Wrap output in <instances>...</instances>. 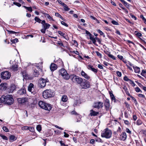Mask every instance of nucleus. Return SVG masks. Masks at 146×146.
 Wrapping results in <instances>:
<instances>
[{"mask_svg": "<svg viewBox=\"0 0 146 146\" xmlns=\"http://www.w3.org/2000/svg\"><path fill=\"white\" fill-rule=\"evenodd\" d=\"M58 33L60 35L63 36L64 38H66L65 36V34L64 33L60 31H58Z\"/></svg>", "mask_w": 146, "mask_h": 146, "instance_id": "obj_33", "label": "nucleus"}, {"mask_svg": "<svg viewBox=\"0 0 146 146\" xmlns=\"http://www.w3.org/2000/svg\"><path fill=\"white\" fill-rule=\"evenodd\" d=\"M111 135L112 132L108 128H106L102 132L101 136L103 137L108 139L111 137Z\"/></svg>", "mask_w": 146, "mask_h": 146, "instance_id": "obj_4", "label": "nucleus"}, {"mask_svg": "<svg viewBox=\"0 0 146 146\" xmlns=\"http://www.w3.org/2000/svg\"><path fill=\"white\" fill-rule=\"evenodd\" d=\"M37 130L38 131H40L41 130V127L40 125H38L36 127Z\"/></svg>", "mask_w": 146, "mask_h": 146, "instance_id": "obj_41", "label": "nucleus"}, {"mask_svg": "<svg viewBox=\"0 0 146 146\" xmlns=\"http://www.w3.org/2000/svg\"><path fill=\"white\" fill-rule=\"evenodd\" d=\"M29 127L28 126H24L22 127L21 129L22 130H28Z\"/></svg>", "mask_w": 146, "mask_h": 146, "instance_id": "obj_48", "label": "nucleus"}, {"mask_svg": "<svg viewBox=\"0 0 146 146\" xmlns=\"http://www.w3.org/2000/svg\"><path fill=\"white\" fill-rule=\"evenodd\" d=\"M13 5H15L18 7H20L21 5V4L17 2H13Z\"/></svg>", "mask_w": 146, "mask_h": 146, "instance_id": "obj_45", "label": "nucleus"}, {"mask_svg": "<svg viewBox=\"0 0 146 146\" xmlns=\"http://www.w3.org/2000/svg\"><path fill=\"white\" fill-rule=\"evenodd\" d=\"M135 33H136V35L137 36H141L142 35V34L141 33H139L137 31H135Z\"/></svg>", "mask_w": 146, "mask_h": 146, "instance_id": "obj_59", "label": "nucleus"}, {"mask_svg": "<svg viewBox=\"0 0 146 146\" xmlns=\"http://www.w3.org/2000/svg\"><path fill=\"white\" fill-rule=\"evenodd\" d=\"M17 100L19 103L23 104L27 101V99L26 98H19Z\"/></svg>", "mask_w": 146, "mask_h": 146, "instance_id": "obj_16", "label": "nucleus"}, {"mask_svg": "<svg viewBox=\"0 0 146 146\" xmlns=\"http://www.w3.org/2000/svg\"><path fill=\"white\" fill-rule=\"evenodd\" d=\"M68 97L66 95H63L61 98V100L63 102H66L68 100Z\"/></svg>", "mask_w": 146, "mask_h": 146, "instance_id": "obj_28", "label": "nucleus"}, {"mask_svg": "<svg viewBox=\"0 0 146 146\" xmlns=\"http://www.w3.org/2000/svg\"><path fill=\"white\" fill-rule=\"evenodd\" d=\"M103 106V103L100 102H95L94 104V108L98 109L102 108Z\"/></svg>", "mask_w": 146, "mask_h": 146, "instance_id": "obj_10", "label": "nucleus"}, {"mask_svg": "<svg viewBox=\"0 0 146 146\" xmlns=\"http://www.w3.org/2000/svg\"><path fill=\"white\" fill-rule=\"evenodd\" d=\"M3 130L6 132H9V130L6 127V126H3Z\"/></svg>", "mask_w": 146, "mask_h": 146, "instance_id": "obj_46", "label": "nucleus"}, {"mask_svg": "<svg viewBox=\"0 0 146 146\" xmlns=\"http://www.w3.org/2000/svg\"><path fill=\"white\" fill-rule=\"evenodd\" d=\"M57 65L58 67L62 66V67L63 65V63L61 59H59L57 60L56 62Z\"/></svg>", "mask_w": 146, "mask_h": 146, "instance_id": "obj_20", "label": "nucleus"}, {"mask_svg": "<svg viewBox=\"0 0 146 146\" xmlns=\"http://www.w3.org/2000/svg\"><path fill=\"white\" fill-rule=\"evenodd\" d=\"M23 7L27 10H28V11H30V12H32L33 10L32 9V8L31 7H27L25 6H24Z\"/></svg>", "mask_w": 146, "mask_h": 146, "instance_id": "obj_35", "label": "nucleus"}, {"mask_svg": "<svg viewBox=\"0 0 146 146\" xmlns=\"http://www.w3.org/2000/svg\"><path fill=\"white\" fill-rule=\"evenodd\" d=\"M123 80L126 81H129L131 80L128 78L127 76H125L123 78Z\"/></svg>", "mask_w": 146, "mask_h": 146, "instance_id": "obj_47", "label": "nucleus"}, {"mask_svg": "<svg viewBox=\"0 0 146 146\" xmlns=\"http://www.w3.org/2000/svg\"><path fill=\"white\" fill-rule=\"evenodd\" d=\"M7 31L10 33L11 34H16L18 33V32H16L13 31L7 30Z\"/></svg>", "mask_w": 146, "mask_h": 146, "instance_id": "obj_62", "label": "nucleus"}, {"mask_svg": "<svg viewBox=\"0 0 146 146\" xmlns=\"http://www.w3.org/2000/svg\"><path fill=\"white\" fill-rule=\"evenodd\" d=\"M90 40H92L93 43L94 44H96V38H94V36H92V37H90Z\"/></svg>", "mask_w": 146, "mask_h": 146, "instance_id": "obj_30", "label": "nucleus"}, {"mask_svg": "<svg viewBox=\"0 0 146 146\" xmlns=\"http://www.w3.org/2000/svg\"><path fill=\"white\" fill-rule=\"evenodd\" d=\"M133 68L135 72L136 73L139 74L140 72V68L137 66H133Z\"/></svg>", "mask_w": 146, "mask_h": 146, "instance_id": "obj_21", "label": "nucleus"}, {"mask_svg": "<svg viewBox=\"0 0 146 146\" xmlns=\"http://www.w3.org/2000/svg\"><path fill=\"white\" fill-rule=\"evenodd\" d=\"M123 88L125 91V92H127L128 89L125 86L123 85Z\"/></svg>", "mask_w": 146, "mask_h": 146, "instance_id": "obj_63", "label": "nucleus"}, {"mask_svg": "<svg viewBox=\"0 0 146 146\" xmlns=\"http://www.w3.org/2000/svg\"><path fill=\"white\" fill-rule=\"evenodd\" d=\"M11 76V74L9 72L5 71L2 72L1 74V78L3 79H9Z\"/></svg>", "mask_w": 146, "mask_h": 146, "instance_id": "obj_8", "label": "nucleus"}, {"mask_svg": "<svg viewBox=\"0 0 146 146\" xmlns=\"http://www.w3.org/2000/svg\"><path fill=\"white\" fill-rule=\"evenodd\" d=\"M14 100L11 95H7L1 96L0 98V102L9 105L12 104Z\"/></svg>", "mask_w": 146, "mask_h": 146, "instance_id": "obj_1", "label": "nucleus"}, {"mask_svg": "<svg viewBox=\"0 0 146 146\" xmlns=\"http://www.w3.org/2000/svg\"><path fill=\"white\" fill-rule=\"evenodd\" d=\"M33 74L35 77H37L39 75V73L37 70H35L34 71Z\"/></svg>", "mask_w": 146, "mask_h": 146, "instance_id": "obj_36", "label": "nucleus"}, {"mask_svg": "<svg viewBox=\"0 0 146 146\" xmlns=\"http://www.w3.org/2000/svg\"><path fill=\"white\" fill-rule=\"evenodd\" d=\"M121 1L126 7L128 9L129 8L130 5L129 4L125 2L124 0H121Z\"/></svg>", "mask_w": 146, "mask_h": 146, "instance_id": "obj_29", "label": "nucleus"}, {"mask_svg": "<svg viewBox=\"0 0 146 146\" xmlns=\"http://www.w3.org/2000/svg\"><path fill=\"white\" fill-rule=\"evenodd\" d=\"M54 93L51 89H47L44 91L42 93V96L44 98H50L54 96Z\"/></svg>", "mask_w": 146, "mask_h": 146, "instance_id": "obj_2", "label": "nucleus"}, {"mask_svg": "<svg viewBox=\"0 0 146 146\" xmlns=\"http://www.w3.org/2000/svg\"><path fill=\"white\" fill-rule=\"evenodd\" d=\"M18 66L17 64H16L13 65L12 67L11 68V70L14 71H16L18 70Z\"/></svg>", "mask_w": 146, "mask_h": 146, "instance_id": "obj_23", "label": "nucleus"}, {"mask_svg": "<svg viewBox=\"0 0 146 146\" xmlns=\"http://www.w3.org/2000/svg\"><path fill=\"white\" fill-rule=\"evenodd\" d=\"M21 72V74L24 79H28V74L26 70L22 71Z\"/></svg>", "mask_w": 146, "mask_h": 146, "instance_id": "obj_19", "label": "nucleus"}, {"mask_svg": "<svg viewBox=\"0 0 146 146\" xmlns=\"http://www.w3.org/2000/svg\"><path fill=\"white\" fill-rule=\"evenodd\" d=\"M107 54L110 58H112V59H113L114 60H115L116 59H115V57L113 55L111 54Z\"/></svg>", "mask_w": 146, "mask_h": 146, "instance_id": "obj_39", "label": "nucleus"}, {"mask_svg": "<svg viewBox=\"0 0 146 146\" xmlns=\"http://www.w3.org/2000/svg\"><path fill=\"white\" fill-rule=\"evenodd\" d=\"M95 52L97 56H98L100 58H102V54L100 53L98 51H96Z\"/></svg>", "mask_w": 146, "mask_h": 146, "instance_id": "obj_43", "label": "nucleus"}, {"mask_svg": "<svg viewBox=\"0 0 146 146\" xmlns=\"http://www.w3.org/2000/svg\"><path fill=\"white\" fill-rule=\"evenodd\" d=\"M35 21L37 22L40 23L42 21L41 20L37 17H36L34 19Z\"/></svg>", "mask_w": 146, "mask_h": 146, "instance_id": "obj_34", "label": "nucleus"}, {"mask_svg": "<svg viewBox=\"0 0 146 146\" xmlns=\"http://www.w3.org/2000/svg\"><path fill=\"white\" fill-rule=\"evenodd\" d=\"M135 90L137 92H142L140 89L138 87L135 88Z\"/></svg>", "mask_w": 146, "mask_h": 146, "instance_id": "obj_49", "label": "nucleus"}, {"mask_svg": "<svg viewBox=\"0 0 146 146\" xmlns=\"http://www.w3.org/2000/svg\"><path fill=\"white\" fill-rule=\"evenodd\" d=\"M136 123L138 125H140L142 123V122L141 120H138L136 122Z\"/></svg>", "mask_w": 146, "mask_h": 146, "instance_id": "obj_58", "label": "nucleus"}, {"mask_svg": "<svg viewBox=\"0 0 146 146\" xmlns=\"http://www.w3.org/2000/svg\"><path fill=\"white\" fill-rule=\"evenodd\" d=\"M45 17H46L50 21H53L54 20L48 14L46 13H43Z\"/></svg>", "mask_w": 146, "mask_h": 146, "instance_id": "obj_25", "label": "nucleus"}, {"mask_svg": "<svg viewBox=\"0 0 146 146\" xmlns=\"http://www.w3.org/2000/svg\"><path fill=\"white\" fill-rule=\"evenodd\" d=\"M7 88L6 84L5 83H1L0 85V89L2 90H5Z\"/></svg>", "mask_w": 146, "mask_h": 146, "instance_id": "obj_18", "label": "nucleus"}, {"mask_svg": "<svg viewBox=\"0 0 146 146\" xmlns=\"http://www.w3.org/2000/svg\"><path fill=\"white\" fill-rule=\"evenodd\" d=\"M39 106L45 110L50 111L52 109L51 105L48 103L42 101H40L38 103Z\"/></svg>", "mask_w": 146, "mask_h": 146, "instance_id": "obj_3", "label": "nucleus"}, {"mask_svg": "<svg viewBox=\"0 0 146 146\" xmlns=\"http://www.w3.org/2000/svg\"><path fill=\"white\" fill-rule=\"evenodd\" d=\"M72 42L74 45L76 46H77L78 45V44L77 42L75 40H72Z\"/></svg>", "mask_w": 146, "mask_h": 146, "instance_id": "obj_50", "label": "nucleus"}, {"mask_svg": "<svg viewBox=\"0 0 146 146\" xmlns=\"http://www.w3.org/2000/svg\"><path fill=\"white\" fill-rule=\"evenodd\" d=\"M129 83H130V84H132L133 86H135V83H134V82L133 81H132L131 80L129 82Z\"/></svg>", "mask_w": 146, "mask_h": 146, "instance_id": "obj_64", "label": "nucleus"}, {"mask_svg": "<svg viewBox=\"0 0 146 146\" xmlns=\"http://www.w3.org/2000/svg\"><path fill=\"white\" fill-rule=\"evenodd\" d=\"M0 136L3 139L5 140L8 139L7 138L6 136L1 134L0 135Z\"/></svg>", "mask_w": 146, "mask_h": 146, "instance_id": "obj_51", "label": "nucleus"}, {"mask_svg": "<svg viewBox=\"0 0 146 146\" xmlns=\"http://www.w3.org/2000/svg\"><path fill=\"white\" fill-rule=\"evenodd\" d=\"M70 78L73 82L78 84H80L83 81V79L81 78L74 74L71 75Z\"/></svg>", "mask_w": 146, "mask_h": 146, "instance_id": "obj_5", "label": "nucleus"}, {"mask_svg": "<svg viewBox=\"0 0 146 146\" xmlns=\"http://www.w3.org/2000/svg\"><path fill=\"white\" fill-rule=\"evenodd\" d=\"M85 33L86 34L89 35L90 36V37L92 36L91 34L88 31H87L86 30H85Z\"/></svg>", "mask_w": 146, "mask_h": 146, "instance_id": "obj_57", "label": "nucleus"}, {"mask_svg": "<svg viewBox=\"0 0 146 146\" xmlns=\"http://www.w3.org/2000/svg\"><path fill=\"white\" fill-rule=\"evenodd\" d=\"M87 67L88 70H91L95 73H97V69L93 68V66L90 64L87 65Z\"/></svg>", "mask_w": 146, "mask_h": 146, "instance_id": "obj_13", "label": "nucleus"}, {"mask_svg": "<svg viewBox=\"0 0 146 146\" xmlns=\"http://www.w3.org/2000/svg\"><path fill=\"white\" fill-rule=\"evenodd\" d=\"M112 23L114 25H118V23L115 21L113 20L111 21Z\"/></svg>", "mask_w": 146, "mask_h": 146, "instance_id": "obj_61", "label": "nucleus"}, {"mask_svg": "<svg viewBox=\"0 0 146 146\" xmlns=\"http://www.w3.org/2000/svg\"><path fill=\"white\" fill-rule=\"evenodd\" d=\"M18 41V39L17 38H15L14 39L11 40V42H12L13 43H15L17 42Z\"/></svg>", "mask_w": 146, "mask_h": 146, "instance_id": "obj_44", "label": "nucleus"}, {"mask_svg": "<svg viewBox=\"0 0 146 146\" xmlns=\"http://www.w3.org/2000/svg\"><path fill=\"white\" fill-rule=\"evenodd\" d=\"M131 97L132 98L133 100H134V104H135V105H136L137 104V102L136 99H135V98H134L132 96Z\"/></svg>", "mask_w": 146, "mask_h": 146, "instance_id": "obj_55", "label": "nucleus"}, {"mask_svg": "<svg viewBox=\"0 0 146 146\" xmlns=\"http://www.w3.org/2000/svg\"><path fill=\"white\" fill-rule=\"evenodd\" d=\"M116 74L118 76L120 77L121 76V72L118 71H117L116 72Z\"/></svg>", "mask_w": 146, "mask_h": 146, "instance_id": "obj_52", "label": "nucleus"}, {"mask_svg": "<svg viewBox=\"0 0 146 146\" xmlns=\"http://www.w3.org/2000/svg\"><path fill=\"white\" fill-rule=\"evenodd\" d=\"M34 85L32 83H30L28 87V90L33 94H35L36 93V92L34 91Z\"/></svg>", "mask_w": 146, "mask_h": 146, "instance_id": "obj_11", "label": "nucleus"}, {"mask_svg": "<svg viewBox=\"0 0 146 146\" xmlns=\"http://www.w3.org/2000/svg\"><path fill=\"white\" fill-rule=\"evenodd\" d=\"M28 130H29L31 131H33L34 130V129L33 127H29Z\"/></svg>", "mask_w": 146, "mask_h": 146, "instance_id": "obj_56", "label": "nucleus"}, {"mask_svg": "<svg viewBox=\"0 0 146 146\" xmlns=\"http://www.w3.org/2000/svg\"><path fill=\"white\" fill-rule=\"evenodd\" d=\"M138 96L139 97L141 98H144L145 99H146V97L143 94H138Z\"/></svg>", "mask_w": 146, "mask_h": 146, "instance_id": "obj_42", "label": "nucleus"}, {"mask_svg": "<svg viewBox=\"0 0 146 146\" xmlns=\"http://www.w3.org/2000/svg\"><path fill=\"white\" fill-rule=\"evenodd\" d=\"M127 137V135L125 132H124L120 135L119 139L121 140L125 141Z\"/></svg>", "mask_w": 146, "mask_h": 146, "instance_id": "obj_15", "label": "nucleus"}, {"mask_svg": "<svg viewBox=\"0 0 146 146\" xmlns=\"http://www.w3.org/2000/svg\"><path fill=\"white\" fill-rule=\"evenodd\" d=\"M17 138L14 135H11L9 136V139L11 142H13L16 140Z\"/></svg>", "mask_w": 146, "mask_h": 146, "instance_id": "obj_26", "label": "nucleus"}, {"mask_svg": "<svg viewBox=\"0 0 146 146\" xmlns=\"http://www.w3.org/2000/svg\"><path fill=\"white\" fill-rule=\"evenodd\" d=\"M104 106L106 111L109 110L111 108L110 106L109 102L108 101H106L105 102Z\"/></svg>", "mask_w": 146, "mask_h": 146, "instance_id": "obj_17", "label": "nucleus"}, {"mask_svg": "<svg viewBox=\"0 0 146 146\" xmlns=\"http://www.w3.org/2000/svg\"><path fill=\"white\" fill-rule=\"evenodd\" d=\"M80 86L81 88L83 89H88L90 88V82L88 80H84V81H82L80 83Z\"/></svg>", "mask_w": 146, "mask_h": 146, "instance_id": "obj_6", "label": "nucleus"}, {"mask_svg": "<svg viewBox=\"0 0 146 146\" xmlns=\"http://www.w3.org/2000/svg\"><path fill=\"white\" fill-rule=\"evenodd\" d=\"M80 104V101L79 100H76L74 104V106H78Z\"/></svg>", "mask_w": 146, "mask_h": 146, "instance_id": "obj_32", "label": "nucleus"}, {"mask_svg": "<svg viewBox=\"0 0 146 146\" xmlns=\"http://www.w3.org/2000/svg\"><path fill=\"white\" fill-rule=\"evenodd\" d=\"M61 24L62 25H63L66 27H68V25L64 21H62L61 22Z\"/></svg>", "mask_w": 146, "mask_h": 146, "instance_id": "obj_60", "label": "nucleus"}, {"mask_svg": "<svg viewBox=\"0 0 146 146\" xmlns=\"http://www.w3.org/2000/svg\"><path fill=\"white\" fill-rule=\"evenodd\" d=\"M60 74L65 79L68 80L70 78L69 75L67 73V71L64 69L60 70Z\"/></svg>", "mask_w": 146, "mask_h": 146, "instance_id": "obj_7", "label": "nucleus"}, {"mask_svg": "<svg viewBox=\"0 0 146 146\" xmlns=\"http://www.w3.org/2000/svg\"><path fill=\"white\" fill-rule=\"evenodd\" d=\"M97 32L99 33L100 35H103L104 36V37H105V35H104V33H103L102 31H101L100 30V29H98L97 30Z\"/></svg>", "mask_w": 146, "mask_h": 146, "instance_id": "obj_38", "label": "nucleus"}, {"mask_svg": "<svg viewBox=\"0 0 146 146\" xmlns=\"http://www.w3.org/2000/svg\"><path fill=\"white\" fill-rule=\"evenodd\" d=\"M48 79H45L42 78H40L39 81V86L41 88L44 87L46 85V83L48 82Z\"/></svg>", "mask_w": 146, "mask_h": 146, "instance_id": "obj_9", "label": "nucleus"}, {"mask_svg": "<svg viewBox=\"0 0 146 146\" xmlns=\"http://www.w3.org/2000/svg\"><path fill=\"white\" fill-rule=\"evenodd\" d=\"M50 25L48 23H46L45 24V25L43 26L44 28L45 29H48Z\"/></svg>", "mask_w": 146, "mask_h": 146, "instance_id": "obj_31", "label": "nucleus"}, {"mask_svg": "<svg viewBox=\"0 0 146 146\" xmlns=\"http://www.w3.org/2000/svg\"><path fill=\"white\" fill-rule=\"evenodd\" d=\"M58 67L57 65L56 64L52 63L50 65V68L52 71H53L57 69Z\"/></svg>", "mask_w": 146, "mask_h": 146, "instance_id": "obj_14", "label": "nucleus"}, {"mask_svg": "<svg viewBox=\"0 0 146 146\" xmlns=\"http://www.w3.org/2000/svg\"><path fill=\"white\" fill-rule=\"evenodd\" d=\"M17 92L19 94H23L25 93L26 90L24 88L18 90Z\"/></svg>", "mask_w": 146, "mask_h": 146, "instance_id": "obj_24", "label": "nucleus"}, {"mask_svg": "<svg viewBox=\"0 0 146 146\" xmlns=\"http://www.w3.org/2000/svg\"><path fill=\"white\" fill-rule=\"evenodd\" d=\"M90 111V115L91 116H96L99 113L98 112L94 111L92 110H91Z\"/></svg>", "mask_w": 146, "mask_h": 146, "instance_id": "obj_22", "label": "nucleus"}, {"mask_svg": "<svg viewBox=\"0 0 146 146\" xmlns=\"http://www.w3.org/2000/svg\"><path fill=\"white\" fill-rule=\"evenodd\" d=\"M16 88L15 86L14 85H12L10 87L9 89V92H12L15 90Z\"/></svg>", "mask_w": 146, "mask_h": 146, "instance_id": "obj_27", "label": "nucleus"}, {"mask_svg": "<svg viewBox=\"0 0 146 146\" xmlns=\"http://www.w3.org/2000/svg\"><path fill=\"white\" fill-rule=\"evenodd\" d=\"M81 76L86 79L90 80V77L84 71L82 70L81 72Z\"/></svg>", "mask_w": 146, "mask_h": 146, "instance_id": "obj_12", "label": "nucleus"}, {"mask_svg": "<svg viewBox=\"0 0 146 146\" xmlns=\"http://www.w3.org/2000/svg\"><path fill=\"white\" fill-rule=\"evenodd\" d=\"M60 143L62 146H68V145H66L62 141H60Z\"/></svg>", "mask_w": 146, "mask_h": 146, "instance_id": "obj_54", "label": "nucleus"}, {"mask_svg": "<svg viewBox=\"0 0 146 146\" xmlns=\"http://www.w3.org/2000/svg\"><path fill=\"white\" fill-rule=\"evenodd\" d=\"M64 9L65 11H68L70 10V9L68 7L67 5L65 4V5H63Z\"/></svg>", "mask_w": 146, "mask_h": 146, "instance_id": "obj_37", "label": "nucleus"}, {"mask_svg": "<svg viewBox=\"0 0 146 146\" xmlns=\"http://www.w3.org/2000/svg\"><path fill=\"white\" fill-rule=\"evenodd\" d=\"M58 2L62 5L63 6L64 5H65V4L63 3L60 0H57Z\"/></svg>", "mask_w": 146, "mask_h": 146, "instance_id": "obj_53", "label": "nucleus"}, {"mask_svg": "<svg viewBox=\"0 0 146 146\" xmlns=\"http://www.w3.org/2000/svg\"><path fill=\"white\" fill-rule=\"evenodd\" d=\"M146 74V70H143L141 72V75L143 76H145Z\"/></svg>", "mask_w": 146, "mask_h": 146, "instance_id": "obj_40", "label": "nucleus"}]
</instances>
